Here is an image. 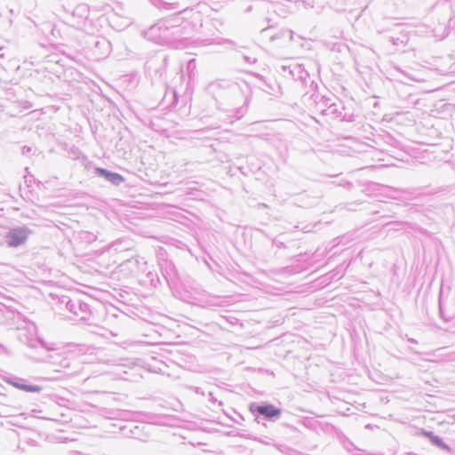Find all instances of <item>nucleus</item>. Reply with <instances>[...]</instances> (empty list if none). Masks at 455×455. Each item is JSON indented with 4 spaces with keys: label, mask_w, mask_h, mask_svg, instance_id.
<instances>
[{
    "label": "nucleus",
    "mask_w": 455,
    "mask_h": 455,
    "mask_svg": "<svg viewBox=\"0 0 455 455\" xmlns=\"http://www.w3.org/2000/svg\"><path fill=\"white\" fill-rule=\"evenodd\" d=\"M12 386L15 387L18 389L26 391V392H39L41 390V387L38 386H28V385H22L19 383H12Z\"/></svg>",
    "instance_id": "20e7f679"
},
{
    "label": "nucleus",
    "mask_w": 455,
    "mask_h": 455,
    "mask_svg": "<svg viewBox=\"0 0 455 455\" xmlns=\"http://www.w3.org/2000/svg\"><path fill=\"white\" fill-rule=\"evenodd\" d=\"M97 172L104 177H106L109 181L119 184L123 181V177L118 173L108 172L104 169H97Z\"/></svg>",
    "instance_id": "f03ea898"
},
{
    "label": "nucleus",
    "mask_w": 455,
    "mask_h": 455,
    "mask_svg": "<svg viewBox=\"0 0 455 455\" xmlns=\"http://www.w3.org/2000/svg\"><path fill=\"white\" fill-rule=\"evenodd\" d=\"M433 442L441 447L447 448L437 437H434Z\"/></svg>",
    "instance_id": "39448f33"
},
{
    "label": "nucleus",
    "mask_w": 455,
    "mask_h": 455,
    "mask_svg": "<svg viewBox=\"0 0 455 455\" xmlns=\"http://www.w3.org/2000/svg\"><path fill=\"white\" fill-rule=\"evenodd\" d=\"M8 244L16 247L25 242L27 235L23 230H12L8 234Z\"/></svg>",
    "instance_id": "f257e3e1"
},
{
    "label": "nucleus",
    "mask_w": 455,
    "mask_h": 455,
    "mask_svg": "<svg viewBox=\"0 0 455 455\" xmlns=\"http://www.w3.org/2000/svg\"><path fill=\"white\" fill-rule=\"evenodd\" d=\"M258 412L267 417L272 418L279 414V410L272 405L259 406L257 409Z\"/></svg>",
    "instance_id": "7ed1b4c3"
}]
</instances>
